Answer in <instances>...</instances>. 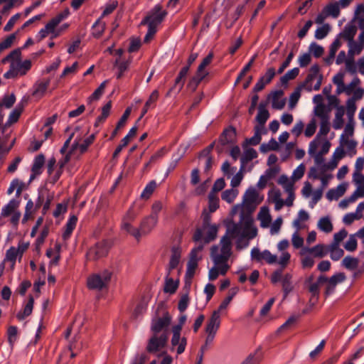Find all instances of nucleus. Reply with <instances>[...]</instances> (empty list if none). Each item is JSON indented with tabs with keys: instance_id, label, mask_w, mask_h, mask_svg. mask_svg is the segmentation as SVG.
I'll list each match as a JSON object with an SVG mask.
<instances>
[{
	"instance_id": "nucleus-1",
	"label": "nucleus",
	"mask_w": 364,
	"mask_h": 364,
	"mask_svg": "<svg viewBox=\"0 0 364 364\" xmlns=\"http://www.w3.org/2000/svg\"><path fill=\"white\" fill-rule=\"evenodd\" d=\"M258 193L253 187H250L243 196L242 206H235L232 210V215L240 212V221L234 223L229 219V237L232 235L237 237V245L245 242V246L248 245L246 240H252L256 237L257 230L253 227L252 214L256 209L259 202L257 201Z\"/></svg>"
},
{
	"instance_id": "nucleus-2",
	"label": "nucleus",
	"mask_w": 364,
	"mask_h": 364,
	"mask_svg": "<svg viewBox=\"0 0 364 364\" xmlns=\"http://www.w3.org/2000/svg\"><path fill=\"white\" fill-rule=\"evenodd\" d=\"M220 247L214 245L211 247L210 255L215 263V267L209 271V279H215L219 274H225L228 271V230L220 240Z\"/></svg>"
},
{
	"instance_id": "nucleus-3",
	"label": "nucleus",
	"mask_w": 364,
	"mask_h": 364,
	"mask_svg": "<svg viewBox=\"0 0 364 364\" xmlns=\"http://www.w3.org/2000/svg\"><path fill=\"white\" fill-rule=\"evenodd\" d=\"M166 15L167 11L164 10L160 4L156 5L148 12L141 22V25L148 26V31L144 39V43H149L154 38L158 26L162 23Z\"/></svg>"
},
{
	"instance_id": "nucleus-4",
	"label": "nucleus",
	"mask_w": 364,
	"mask_h": 364,
	"mask_svg": "<svg viewBox=\"0 0 364 364\" xmlns=\"http://www.w3.org/2000/svg\"><path fill=\"white\" fill-rule=\"evenodd\" d=\"M171 322V316L168 312L164 302H160L156 307L154 316L151 320V331L153 333H163L168 336V326Z\"/></svg>"
},
{
	"instance_id": "nucleus-5",
	"label": "nucleus",
	"mask_w": 364,
	"mask_h": 364,
	"mask_svg": "<svg viewBox=\"0 0 364 364\" xmlns=\"http://www.w3.org/2000/svg\"><path fill=\"white\" fill-rule=\"evenodd\" d=\"M201 218L203 219L202 226L201 228H198L196 230L193 240L195 242L200 241L203 238V232L205 231V235L203 237V240L205 243H209L216 238L218 226L210 223V215L206 210L203 211Z\"/></svg>"
},
{
	"instance_id": "nucleus-6",
	"label": "nucleus",
	"mask_w": 364,
	"mask_h": 364,
	"mask_svg": "<svg viewBox=\"0 0 364 364\" xmlns=\"http://www.w3.org/2000/svg\"><path fill=\"white\" fill-rule=\"evenodd\" d=\"M228 306V298H225L222 304L220 305L218 310L214 311L210 318L208 321L205 332L208 333V336L205 339V343L203 346H205V349L208 344H210L215 336L216 331H218L220 319V312L221 310L225 309Z\"/></svg>"
},
{
	"instance_id": "nucleus-7",
	"label": "nucleus",
	"mask_w": 364,
	"mask_h": 364,
	"mask_svg": "<svg viewBox=\"0 0 364 364\" xmlns=\"http://www.w3.org/2000/svg\"><path fill=\"white\" fill-rule=\"evenodd\" d=\"M112 277V272L105 270L100 274L90 276L87 280V285L90 289L102 290L108 286Z\"/></svg>"
},
{
	"instance_id": "nucleus-8",
	"label": "nucleus",
	"mask_w": 364,
	"mask_h": 364,
	"mask_svg": "<svg viewBox=\"0 0 364 364\" xmlns=\"http://www.w3.org/2000/svg\"><path fill=\"white\" fill-rule=\"evenodd\" d=\"M168 336L164 331L163 333H153L148 341L146 351L150 353H156L164 349L168 341Z\"/></svg>"
},
{
	"instance_id": "nucleus-9",
	"label": "nucleus",
	"mask_w": 364,
	"mask_h": 364,
	"mask_svg": "<svg viewBox=\"0 0 364 364\" xmlns=\"http://www.w3.org/2000/svg\"><path fill=\"white\" fill-rule=\"evenodd\" d=\"M346 279V274L343 272H338L333 274L330 278H328L325 275H320L318 277V282L326 283L325 294L329 296L335 291L336 287Z\"/></svg>"
},
{
	"instance_id": "nucleus-10",
	"label": "nucleus",
	"mask_w": 364,
	"mask_h": 364,
	"mask_svg": "<svg viewBox=\"0 0 364 364\" xmlns=\"http://www.w3.org/2000/svg\"><path fill=\"white\" fill-rule=\"evenodd\" d=\"M250 257L251 259L254 262H262L265 261L269 264L275 263L277 260V255H272L269 250H264L263 252H261L257 247H255L251 250Z\"/></svg>"
},
{
	"instance_id": "nucleus-11",
	"label": "nucleus",
	"mask_w": 364,
	"mask_h": 364,
	"mask_svg": "<svg viewBox=\"0 0 364 364\" xmlns=\"http://www.w3.org/2000/svg\"><path fill=\"white\" fill-rule=\"evenodd\" d=\"M28 101V97H23L21 101L16 105L14 109L10 113L8 121L1 127L0 130H1L2 134L4 133L6 127L11 126V124L16 123L21 113L23 111L24 107L27 105Z\"/></svg>"
},
{
	"instance_id": "nucleus-12",
	"label": "nucleus",
	"mask_w": 364,
	"mask_h": 364,
	"mask_svg": "<svg viewBox=\"0 0 364 364\" xmlns=\"http://www.w3.org/2000/svg\"><path fill=\"white\" fill-rule=\"evenodd\" d=\"M109 250V245L106 241L97 242L95 247L90 248L87 253L90 259L97 260L107 255Z\"/></svg>"
},
{
	"instance_id": "nucleus-13",
	"label": "nucleus",
	"mask_w": 364,
	"mask_h": 364,
	"mask_svg": "<svg viewBox=\"0 0 364 364\" xmlns=\"http://www.w3.org/2000/svg\"><path fill=\"white\" fill-rule=\"evenodd\" d=\"M158 222V216L149 215L145 217L139 225L141 237L149 235L156 227Z\"/></svg>"
},
{
	"instance_id": "nucleus-14",
	"label": "nucleus",
	"mask_w": 364,
	"mask_h": 364,
	"mask_svg": "<svg viewBox=\"0 0 364 364\" xmlns=\"http://www.w3.org/2000/svg\"><path fill=\"white\" fill-rule=\"evenodd\" d=\"M50 80L49 78L43 79L36 82L33 96L37 98H41L46 94V92L50 85Z\"/></svg>"
},
{
	"instance_id": "nucleus-15",
	"label": "nucleus",
	"mask_w": 364,
	"mask_h": 364,
	"mask_svg": "<svg viewBox=\"0 0 364 364\" xmlns=\"http://www.w3.org/2000/svg\"><path fill=\"white\" fill-rule=\"evenodd\" d=\"M356 32L357 27L351 21L345 26L343 31L338 34L337 38H338V39L343 38L350 42L353 41Z\"/></svg>"
},
{
	"instance_id": "nucleus-16",
	"label": "nucleus",
	"mask_w": 364,
	"mask_h": 364,
	"mask_svg": "<svg viewBox=\"0 0 364 364\" xmlns=\"http://www.w3.org/2000/svg\"><path fill=\"white\" fill-rule=\"evenodd\" d=\"M325 246L322 244H318L312 247H303L301 251V255H304L306 253L314 254L315 257L322 258L326 255L324 251Z\"/></svg>"
},
{
	"instance_id": "nucleus-17",
	"label": "nucleus",
	"mask_w": 364,
	"mask_h": 364,
	"mask_svg": "<svg viewBox=\"0 0 364 364\" xmlns=\"http://www.w3.org/2000/svg\"><path fill=\"white\" fill-rule=\"evenodd\" d=\"M228 128L224 129L220 137L215 144V149L219 154L228 153Z\"/></svg>"
},
{
	"instance_id": "nucleus-18",
	"label": "nucleus",
	"mask_w": 364,
	"mask_h": 364,
	"mask_svg": "<svg viewBox=\"0 0 364 364\" xmlns=\"http://www.w3.org/2000/svg\"><path fill=\"white\" fill-rule=\"evenodd\" d=\"M347 189V183H343L339 184L336 189H330L326 193V198L329 200H336L344 195Z\"/></svg>"
},
{
	"instance_id": "nucleus-19",
	"label": "nucleus",
	"mask_w": 364,
	"mask_h": 364,
	"mask_svg": "<svg viewBox=\"0 0 364 364\" xmlns=\"http://www.w3.org/2000/svg\"><path fill=\"white\" fill-rule=\"evenodd\" d=\"M21 60L18 61H12L10 65V69L4 74V77L6 79L14 78L17 76L21 75Z\"/></svg>"
},
{
	"instance_id": "nucleus-20",
	"label": "nucleus",
	"mask_w": 364,
	"mask_h": 364,
	"mask_svg": "<svg viewBox=\"0 0 364 364\" xmlns=\"http://www.w3.org/2000/svg\"><path fill=\"white\" fill-rule=\"evenodd\" d=\"M266 104L261 102L258 106V112L255 117L257 123L261 125H265L267 121L269 118V112L266 109Z\"/></svg>"
},
{
	"instance_id": "nucleus-21",
	"label": "nucleus",
	"mask_w": 364,
	"mask_h": 364,
	"mask_svg": "<svg viewBox=\"0 0 364 364\" xmlns=\"http://www.w3.org/2000/svg\"><path fill=\"white\" fill-rule=\"evenodd\" d=\"M198 267V262L194 260H188L187 263V269L185 276L186 287L190 288L191 280L195 274L196 269Z\"/></svg>"
},
{
	"instance_id": "nucleus-22",
	"label": "nucleus",
	"mask_w": 364,
	"mask_h": 364,
	"mask_svg": "<svg viewBox=\"0 0 364 364\" xmlns=\"http://www.w3.org/2000/svg\"><path fill=\"white\" fill-rule=\"evenodd\" d=\"M181 257V250L178 246L171 248V255L168 264L169 270L174 269L178 264Z\"/></svg>"
},
{
	"instance_id": "nucleus-23",
	"label": "nucleus",
	"mask_w": 364,
	"mask_h": 364,
	"mask_svg": "<svg viewBox=\"0 0 364 364\" xmlns=\"http://www.w3.org/2000/svg\"><path fill=\"white\" fill-rule=\"evenodd\" d=\"M19 202L15 199L11 200L1 210V218H7L18 210Z\"/></svg>"
},
{
	"instance_id": "nucleus-24",
	"label": "nucleus",
	"mask_w": 364,
	"mask_h": 364,
	"mask_svg": "<svg viewBox=\"0 0 364 364\" xmlns=\"http://www.w3.org/2000/svg\"><path fill=\"white\" fill-rule=\"evenodd\" d=\"M345 114V108L343 106H338L335 114V119L333 122V129H341L344 124L343 115Z\"/></svg>"
},
{
	"instance_id": "nucleus-25",
	"label": "nucleus",
	"mask_w": 364,
	"mask_h": 364,
	"mask_svg": "<svg viewBox=\"0 0 364 364\" xmlns=\"http://www.w3.org/2000/svg\"><path fill=\"white\" fill-rule=\"evenodd\" d=\"M171 342L173 347L178 346V354H181L184 352L187 343V340L185 337H181V335H173Z\"/></svg>"
},
{
	"instance_id": "nucleus-26",
	"label": "nucleus",
	"mask_w": 364,
	"mask_h": 364,
	"mask_svg": "<svg viewBox=\"0 0 364 364\" xmlns=\"http://www.w3.org/2000/svg\"><path fill=\"white\" fill-rule=\"evenodd\" d=\"M45 162V157L43 154L38 155L34 160V163L32 166L33 174L31 176L30 181L35 178L36 175L41 173V169L43 167Z\"/></svg>"
},
{
	"instance_id": "nucleus-27",
	"label": "nucleus",
	"mask_w": 364,
	"mask_h": 364,
	"mask_svg": "<svg viewBox=\"0 0 364 364\" xmlns=\"http://www.w3.org/2000/svg\"><path fill=\"white\" fill-rule=\"evenodd\" d=\"M131 111H132L131 107H127L125 109V111H124V114H122V116L121 117L119 121L117 122L116 128L112 132L111 136H110V139H113L117 135L118 131L125 125L127 120L130 115Z\"/></svg>"
},
{
	"instance_id": "nucleus-28",
	"label": "nucleus",
	"mask_w": 364,
	"mask_h": 364,
	"mask_svg": "<svg viewBox=\"0 0 364 364\" xmlns=\"http://www.w3.org/2000/svg\"><path fill=\"white\" fill-rule=\"evenodd\" d=\"M323 12L326 14V16H332L334 18H337L340 16V8L339 4L336 1L328 4L323 9Z\"/></svg>"
},
{
	"instance_id": "nucleus-29",
	"label": "nucleus",
	"mask_w": 364,
	"mask_h": 364,
	"mask_svg": "<svg viewBox=\"0 0 364 364\" xmlns=\"http://www.w3.org/2000/svg\"><path fill=\"white\" fill-rule=\"evenodd\" d=\"M292 275L289 273L284 274L282 279V291L284 296L287 297L288 294L293 290Z\"/></svg>"
},
{
	"instance_id": "nucleus-30",
	"label": "nucleus",
	"mask_w": 364,
	"mask_h": 364,
	"mask_svg": "<svg viewBox=\"0 0 364 364\" xmlns=\"http://www.w3.org/2000/svg\"><path fill=\"white\" fill-rule=\"evenodd\" d=\"M257 157V151L252 148L245 150L244 154L240 157V166L245 168V165L250 161Z\"/></svg>"
},
{
	"instance_id": "nucleus-31",
	"label": "nucleus",
	"mask_w": 364,
	"mask_h": 364,
	"mask_svg": "<svg viewBox=\"0 0 364 364\" xmlns=\"http://www.w3.org/2000/svg\"><path fill=\"white\" fill-rule=\"evenodd\" d=\"M341 46V42L338 38H336L330 46L329 55L326 58L325 61L327 64H331L333 58H335L336 53L338 48Z\"/></svg>"
},
{
	"instance_id": "nucleus-32",
	"label": "nucleus",
	"mask_w": 364,
	"mask_h": 364,
	"mask_svg": "<svg viewBox=\"0 0 364 364\" xmlns=\"http://www.w3.org/2000/svg\"><path fill=\"white\" fill-rule=\"evenodd\" d=\"M34 299L32 296H29L28 301L25 306L23 311L18 312L16 317L18 320H23L26 317L31 314L33 308Z\"/></svg>"
},
{
	"instance_id": "nucleus-33",
	"label": "nucleus",
	"mask_w": 364,
	"mask_h": 364,
	"mask_svg": "<svg viewBox=\"0 0 364 364\" xmlns=\"http://www.w3.org/2000/svg\"><path fill=\"white\" fill-rule=\"evenodd\" d=\"M317 227L326 233H329L333 230V224L328 216L321 218L318 221Z\"/></svg>"
},
{
	"instance_id": "nucleus-34",
	"label": "nucleus",
	"mask_w": 364,
	"mask_h": 364,
	"mask_svg": "<svg viewBox=\"0 0 364 364\" xmlns=\"http://www.w3.org/2000/svg\"><path fill=\"white\" fill-rule=\"evenodd\" d=\"M122 229L133 236L138 242L141 237L140 229L133 227L129 223H122Z\"/></svg>"
},
{
	"instance_id": "nucleus-35",
	"label": "nucleus",
	"mask_w": 364,
	"mask_h": 364,
	"mask_svg": "<svg viewBox=\"0 0 364 364\" xmlns=\"http://www.w3.org/2000/svg\"><path fill=\"white\" fill-rule=\"evenodd\" d=\"M16 102V96L14 93L4 95L0 102V111L3 112V108L10 109Z\"/></svg>"
},
{
	"instance_id": "nucleus-36",
	"label": "nucleus",
	"mask_w": 364,
	"mask_h": 364,
	"mask_svg": "<svg viewBox=\"0 0 364 364\" xmlns=\"http://www.w3.org/2000/svg\"><path fill=\"white\" fill-rule=\"evenodd\" d=\"M77 221V218L75 215H72L68 220L66 226L65 230L63 234V238L65 240H67L71 235L73 230L75 229Z\"/></svg>"
},
{
	"instance_id": "nucleus-37",
	"label": "nucleus",
	"mask_w": 364,
	"mask_h": 364,
	"mask_svg": "<svg viewBox=\"0 0 364 364\" xmlns=\"http://www.w3.org/2000/svg\"><path fill=\"white\" fill-rule=\"evenodd\" d=\"M112 107V102L109 101L102 109V114L99 116L95 122V126L98 127L100 124L103 123L106 118L109 116Z\"/></svg>"
},
{
	"instance_id": "nucleus-38",
	"label": "nucleus",
	"mask_w": 364,
	"mask_h": 364,
	"mask_svg": "<svg viewBox=\"0 0 364 364\" xmlns=\"http://www.w3.org/2000/svg\"><path fill=\"white\" fill-rule=\"evenodd\" d=\"M213 58V53H210L201 62V63L199 65L197 73L199 74L206 77L208 74V73L205 70V68L211 63L212 60Z\"/></svg>"
},
{
	"instance_id": "nucleus-39",
	"label": "nucleus",
	"mask_w": 364,
	"mask_h": 364,
	"mask_svg": "<svg viewBox=\"0 0 364 364\" xmlns=\"http://www.w3.org/2000/svg\"><path fill=\"white\" fill-rule=\"evenodd\" d=\"M299 74V68H294L291 70L287 71L282 77L280 78L281 83L284 85H287L289 80L295 79Z\"/></svg>"
},
{
	"instance_id": "nucleus-40",
	"label": "nucleus",
	"mask_w": 364,
	"mask_h": 364,
	"mask_svg": "<svg viewBox=\"0 0 364 364\" xmlns=\"http://www.w3.org/2000/svg\"><path fill=\"white\" fill-rule=\"evenodd\" d=\"M320 68L318 65L315 64L312 65L310 68L309 73L307 75L305 82L301 85V87H304L306 85L311 83L316 77H317L319 75Z\"/></svg>"
},
{
	"instance_id": "nucleus-41",
	"label": "nucleus",
	"mask_w": 364,
	"mask_h": 364,
	"mask_svg": "<svg viewBox=\"0 0 364 364\" xmlns=\"http://www.w3.org/2000/svg\"><path fill=\"white\" fill-rule=\"evenodd\" d=\"M205 77V76L196 72V75L189 80L187 85V88L189 89L191 92H194L196 90L199 83Z\"/></svg>"
},
{
	"instance_id": "nucleus-42",
	"label": "nucleus",
	"mask_w": 364,
	"mask_h": 364,
	"mask_svg": "<svg viewBox=\"0 0 364 364\" xmlns=\"http://www.w3.org/2000/svg\"><path fill=\"white\" fill-rule=\"evenodd\" d=\"M186 292L183 294L181 296V299L179 300L178 304V309L180 312H183L188 307V305L189 304V296H188V291L190 288L186 287Z\"/></svg>"
},
{
	"instance_id": "nucleus-43",
	"label": "nucleus",
	"mask_w": 364,
	"mask_h": 364,
	"mask_svg": "<svg viewBox=\"0 0 364 364\" xmlns=\"http://www.w3.org/2000/svg\"><path fill=\"white\" fill-rule=\"evenodd\" d=\"M358 259L350 256H346L342 261V264L348 269H355L358 266Z\"/></svg>"
},
{
	"instance_id": "nucleus-44",
	"label": "nucleus",
	"mask_w": 364,
	"mask_h": 364,
	"mask_svg": "<svg viewBox=\"0 0 364 364\" xmlns=\"http://www.w3.org/2000/svg\"><path fill=\"white\" fill-rule=\"evenodd\" d=\"M356 105L353 102V99H348L346 102V115L348 122H353L354 114L356 111Z\"/></svg>"
},
{
	"instance_id": "nucleus-45",
	"label": "nucleus",
	"mask_w": 364,
	"mask_h": 364,
	"mask_svg": "<svg viewBox=\"0 0 364 364\" xmlns=\"http://www.w3.org/2000/svg\"><path fill=\"white\" fill-rule=\"evenodd\" d=\"M189 71L188 66H184L181 68L180 70L177 77L175 80V83L173 87L170 89V90L168 92L167 95H169L170 92L172 91L175 87H177V85L182 81L185 82V78Z\"/></svg>"
},
{
	"instance_id": "nucleus-46",
	"label": "nucleus",
	"mask_w": 364,
	"mask_h": 364,
	"mask_svg": "<svg viewBox=\"0 0 364 364\" xmlns=\"http://www.w3.org/2000/svg\"><path fill=\"white\" fill-rule=\"evenodd\" d=\"M245 168L243 166H240L239 171L232 178L230 185L232 188L237 187L244 177V172Z\"/></svg>"
},
{
	"instance_id": "nucleus-47",
	"label": "nucleus",
	"mask_w": 364,
	"mask_h": 364,
	"mask_svg": "<svg viewBox=\"0 0 364 364\" xmlns=\"http://www.w3.org/2000/svg\"><path fill=\"white\" fill-rule=\"evenodd\" d=\"M178 288V283L174 282L171 278H166L164 291L166 293L173 294Z\"/></svg>"
},
{
	"instance_id": "nucleus-48",
	"label": "nucleus",
	"mask_w": 364,
	"mask_h": 364,
	"mask_svg": "<svg viewBox=\"0 0 364 364\" xmlns=\"http://www.w3.org/2000/svg\"><path fill=\"white\" fill-rule=\"evenodd\" d=\"M330 26L328 23L323 25L321 27H318L315 31V38L318 40L324 38L330 31Z\"/></svg>"
},
{
	"instance_id": "nucleus-49",
	"label": "nucleus",
	"mask_w": 364,
	"mask_h": 364,
	"mask_svg": "<svg viewBox=\"0 0 364 364\" xmlns=\"http://www.w3.org/2000/svg\"><path fill=\"white\" fill-rule=\"evenodd\" d=\"M348 46V54L352 56L355 54H360L364 48L363 45L359 43H356L354 41H350Z\"/></svg>"
},
{
	"instance_id": "nucleus-50",
	"label": "nucleus",
	"mask_w": 364,
	"mask_h": 364,
	"mask_svg": "<svg viewBox=\"0 0 364 364\" xmlns=\"http://www.w3.org/2000/svg\"><path fill=\"white\" fill-rule=\"evenodd\" d=\"M301 86L297 87L295 89V90L291 94L289 103V105L291 108L294 107L295 105L297 104L301 96Z\"/></svg>"
},
{
	"instance_id": "nucleus-51",
	"label": "nucleus",
	"mask_w": 364,
	"mask_h": 364,
	"mask_svg": "<svg viewBox=\"0 0 364 364\" xmlns=\"http://www.w3.org/2000/svg\"><path fill=\"white\" fill-rule=\"evenodd\" d=\"M156 188V183L154 181H151L144 188V191L141 194V198L148 199L153 193L154 191Z\"/></svg>"
},
{
	"instance_id": "nucleus-52",
	"label": "nucleus",
	"mask_w": 364,
	"mask_h": 364,
	"mask_svg": "<svg viewBox=\"0 0 364 364\" xmlns=\"http://www.w3.org/2000/svg\"><path fill=\"white\" fill-rule=\"evenodd\" d=\"M101 19L102 18H100L93 25V28L95 29L93 35L96 38L100 37L105 28V23L102 22Z\"/></svg>"
},
{
	"instance_id": "nucleus-53",
	"label": "nucleus",
	"mask_w": 364,
	"mask_h": 364,
	"mask_svg": "<svg viewBox=\"0 0 364 364\" xmlns=\"http://www.w3.org/2000/svg\"><path fill=\"white\" fill-rule=\"evenodd\" d=\"M358 242L355 235H350L344 245V248L349 252H353L357 249Z\"/></svg>"
},
{
	"instance_id": "nucleus-54",
	"label": "nucleus",
	"mask_w": 364,
	"mask_h": 364,
	"mask_svg": "<svg viewBox=\"0 0 364 364\" xmlns=\"http://www.w3.org/2000/svg\"><path fill=\"white\" fill-rule=\"evenodd\" d=\"M56 26H55L50 21L46 25L45 28H42L39 31V36L40 40H42L43 38H46L49 33H53L55 31V28Z\"/></svg>"
},
{
	"instance_id": "nucleus-55",
	"label": "nucleus",
	"mask_w": 364,
	"mask_h": 364,
	"mask_svg": "<svg viewBox=\"0 0 364 364\" xmlns=\"http://www.w3.org/2000/svg\"><path fill=\"white\" fill-rule=\"evenodd\" d=\"M219 198L213 193H210L208 195L209 210L213 213L218 208Z\"/></svg>"
},
{
	"instance_id": "nucleus-56",
	"label": "nucleus",
	"mask_w": 364,
	"mask_h": 364,
	"mask_svg": "<svg viewBox=\"0 0 364 364\" xmlns=\"http://www.w3.org/2000/svg\"><path fill=\"white\" fill-rule=\"evenodd\" d=\"M262 136H258L257 134H254V136L250 138H247L242 144L243 148L246 149L248 146H257L260 143Z\"/></svg>"
},
{
	"instance_id": "nucleus-57",
	"label": "nucleus",
	"mask_w": 364,
	"mask_h": 364,
	"mask_svg": "<svg viewBox=\"0 0 364 364\" xmlns=\"http://www.w3.org/2000/svg\"><path fill=\"white\" fill-rule=\"evenodd\" d=\"M309 50L312 53L315 58H320L324 52L323 48L315 42H313L310 44Z\"/></svg>"
},
{
	"instance_id": "nucleus-58",
	"label": "nucleus",
	"mask_w": 364,
	"mask_h": 364,
	"mask_svg": "<svg viewBox=\"0 0 364 364\" xmlns=\"http://www.w3.org/2000/svg\"><path fill=\"white\" fill-rule=\"evenodd\" d=\"M70 11L69 9H65L62 12L58 14L55 17L53 18L50 20V22L55 26H57L63 19H65L69 15Z\"/></svg>"
},
{
	"instance_id": "nucleus-59",
	"label": "nucleus",
	"mask_w": 364,
	"mask_h": 364,
	"mask_svg": "<svg viewBox=\"0 0 364 364\" xmlns=\"http://www.w3.org/2000/svg\"><path fill=\"white\" fill-rule=\"evenodd\" d=\"M106 85V81H104L101 85L98 87L97 89L92 93V95L89 97L88 101L90 103L92 100H96L100 98V97L102 95Z\"/></svg>"
},
{
	"instance_id": "nucleus-60",
	"label": "nucleus",
	"mask_w": 364,
	"mask_h": 364,
	"mask_svg": "<svg viewBox=\"0 0 364 364\" xmlns=\"http://www.w3.org/2000/svg\"><path fill=\"white\" fill-rule=\"evenodd\" d=\"M340 142H341V144L343 146V145H346L348 148V150H353V149H355L356 145H357V142L355 141H353V140H349L348 139V137H346L345 136V134H342L341 135V138H340Z\"/></svg>"
},
{
	"instance_id": "nucleus-61",
	"label": "nucleus",
	"mask_w": 364,
	"mask_h": 364,
	"mask_svg": "<svg viewBox=\"0 0 364 364\" xmlns=\"http://www.w3.org/2000/svg\"><path fill=\"white\" fill-rule=\"evenodd\" d=\"M305 166L303 164L297 166V168L293 171L291 179L293 181H296L301 178L304 174Z\"/></svg>"
},
{
	"instance_id": "nucleus-62",
	"label": "nucleus",
	"mask_w": 364,
	"mask_h": 364,
	"mask_svg": "<svg viewBox=\"0 0 364 364\" xmlns=\"http://www.w3.org/2000/svg\"><path fill=\"white\" fill-rule=\"evenodd\" d=\"M95 138V134H91L89 137L85 139L82 144H80V154H84L87 150L88 146L93 143Z\"/></svg>"
},
{
	"instance_id": "nucleus-63",
	"label": "nucleus",
	"mask_w": 364,
	"mask_h": 364,
	"mask_svg": "<svg viewBox=\"0 0 364 364\" xmlns=\"http://www.w3.org/2000/svg\"><path fill=\"white\" fill-rule=\"evenodd\" d=\"M17 333H18L17 327L14 326L9 327L8 331H7L8 341L11 346L16 341Z\"/></svg>"
},
{
	"instance_id": "nucleus-64",
	"label": "nucleus",
	"mask_w": 364,
	"mask_h": 364,
	"mask_svg": "<svg viewBox=\"0 0 364 364\" xmlns=\"http://www.w3.org/2000/svg\"><path fill=\"white\" fill-rule=\"evenodd\" d=\"M316 129V122L314 119H312L310 122L307 124L304 132V134L306 137L312 136Z\"/></svg>"
}]
</instances>
